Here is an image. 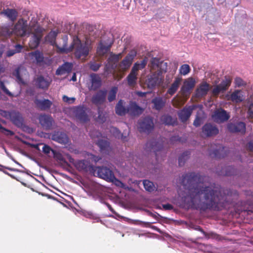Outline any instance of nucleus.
I'll list each match as a JSON object with an SVG mask.
<instances>
[{
  "mask_svg": "<svg viewBox=\"0 0 253 253\" xmlns=\"http://www.w3.org/2000/svg\"><path fill=\"white\" fill-rule=\"evenodd\" d=\"M195 85V81L193 79H189L188 81L185 82L182 89L184 91H189L191 90Z\"/></svg>",
  "mask_w": 253,
  "mask_h": 253,
  "instance_id": "obj_42",
  "label": "nucleus"
},
{
  "mask_svg": "<svg viewBox=\"0 0 253 253\" xmlns=\"http://www.w3.org/2000/svg\"><path fill=\"white\" fill-rule=\"evenodd\" d=\"M146 149L147 151H151L153 150L155 153L156 159L158 160V152H162L163 145L161 143L156 141V140L153 139L148 141L146 144Z\"/></svg>",
  "mask_w": 253,
  "mask_h": 253,
  "instance_id": "obj_13",
  "label": "nucleus"
},
{
  "mask_svg": "<svg viewBox=\"0 0 253 253\" xmlns=\"http://www.w3.org/2000/svg\"><path fill=\"white\" fill-rule=\"evenodd\" d=\"M227 128L232 133H244L246 132V124L242 122H230L227 124Z\"/></svg>",
  "mask_w": 253,
  "mask_h": 253,
  "instance_id": "obj_12",
  "label": "nucleus"
},
{
  "mask_svg": "<svg viewBox=\"0 0 253 253\" xmlns=\"http://www.w3.org/2000/svg\"><path fill=\"white\" fill-rule=\"evenodd\" d=\"M91 26H87L85 31L79 32L78 35L72 39V42L69 47H88L96 45L97 47H111L114 41V37L111 32L101 33Z\"/></svg>",
  "mask_w": 253,
  "mask_h": 253,
  "instance_id": "obj_2",
  "label": "nucleus"
},
{
  "mask_svg": "<svg viewBox=\"0 0 253 253\" xmlns=\"http://www.w3.org/2000/svg\"><path fill=\"white\" fill-rule=\"evenodd\" d=\"M190 71V66L188 64L182 65L179 69V73L183 75H186Z\"/></svg>",
  "mask_w": 253,
  "mask_h": 253,
  "instance_id": "obj_49",
  "label": "nucleus"
},
{
  "mask_svg": "<svg viewBox=\"0 0 253 253\" xmlns=\"http://www.w3.org/2000/svg\"><path fill=\"white\" fill-rule=\"evenodd\" d=\"M180 138L178 136H173L170 137L169 141L171 143H174L177 141H180Z\"/></svg>",
  "mask_w": 253,
  "mask_h": 253,
  "instance_id": "obj_60",
  "label": "nucleus"
},
{
  "mask_svg": "<svg viewBox=\"0 0 253 253\" xmlns=\"http://www.w3.org/2000/svg\"><path fill=\"white\" fill-rule=\"evenodd\" d=\"M74 166L76 169L81 172H89V173L95 175V167L90 164V163L86 160H78L75 164Z\"/></svg>",
  "mask_w": 253,
  "mask_h": 253,
  "instance_id": "obj_6",
  "label": "nucleus"
},
{
  "mask_svg": "<svg viewBox=\"0 0 253 253\" xmlns=\"http://www.w3.org/2000/svg\"><path fill=\"white\" fill-rule=\"evenodd\" d=\"M204 236L205 238L208 239H213L218 241L223 240H228L225 237H222L221 235L217 234L213 232H210L209 233L205 232Z\"/></svg>",
  "mask_w": 253,
  "mask_h": 253,
  "instance_id": "obj_40",
  "label": "nucleus"
},
{
  "mask_svg": "<svg viewBox=\"0 0 253 253\" xmlns=\"http://www.w3.org/2000/svg\"><path fill=\"white\" fill-rule=\"evenodd\" d=\"M152 103L154 105L153 108L160 111L165 106L166 101L161 97H156L152 99Z\"/></svg>",
  "mask_w": 253,
  "mask_h": 253,
  "instance_id": "obj_34",
  "label": "nucleus"
},
{
  "mask_svg": "<svg viewBox=\"0 0 253 253\" xmlns=\"http://www.w3.org/2000/svg\"><path fill=\"white\" fill-rule=\"evenodd\" d=\"M192 110L193 109L189 106L188 108H183V109L178 112L179 118L182 122L184 123L188 120L192 114Z\"/></svg>",
  "mask_w": 253,
  "mask_h": 253,
  "instance_id": "obj_29",
  "label": "nucleus"
},
{
  "mask_svg": "<svg viewBox=\"0 0 253 253\" xmlns=\"http://www.w3.org/2000/svg\"><path fill=\"white\" fill-rule=\"evenodd\" d=\"M231 100L233 102L236 103L241 102L243 101V95L241 94L240 91L235 90L234 91L230 96Z\"/></svg>",
  "mask_w": 253,
  "mask_h": 253,
  "instance_id": "obj_41",
  "label": "nucleus"
},
{
  "mask_svg": "<svg viewBox=\"0 0 253 253\" xmlns=\"http://www.w3.org/2000/svg\"><path fill=\"white\" fill-rule=\"evenodd\" d=\"M86 108L84 106H76L73 108V113L76 119L81 123H86L89 119L86 112Z\"/></svg>",
  "mask_w": 253,
  "mask_h": 253,
  "instance_id": "obj_11",
  "label": "nucleus"
},
{
  "mask_svg": "<svg viewBox=\"0 0 253 253\" xmlns=\"http://www.w3.org/2000/svg\"><path fill=\"white\" fill-rule=\"evenodd\" d=\"M202 132L206 136L211 137L217 135L219 130L215 125L207 123L202 127Z\"/></svg>",
  "mask_w": 253,
  "mask_h": 253,
  "instance_id": "obj_18",
  "label": "nucleus"
},
{
  "mask_svg": "<svg viewBox=\"0 0 253 253\" xmlns=\"http://www.w3.org/2000/svg\"><path fill=\"white\" fill-rule=\"evenodd\" d=\"M208 151L209 155L214 158H222L227 155V148L221 144H211Z\"/></svg>",
  "mask_w": 253,
  "mask_h": 253,
  "instance_id": "obj_5",
  "label": "nucleus"
},
{
  "mask_svg": "<svg viewBox=\"0 0 253 253\" xmlns=\"http://www.w3.org/2000/svg\"><path fill=\"white\" fill-rule=\"evenodd\" d=\"M91 85L89 87V90H96L101 85V80L100 77L96 74L90 75Z\"/></svg>",
  "mask_w": 253,
  "mask_h": 253,
  "instance_id": "obj_30",
  "label": "nucleus"
},
{
  "mask_svg": "<svg viewBox=\"0 0 253 253\" xmlns=\"http://www.w3.org/2000/svg\"><path fill=\"white\" fill-rule=\"evenodd\" d=\"M33 82L37 88L42 90H47L51 83V81L42 75L38 76L34 79Z\"/></svg>",
  "mask_w": 253,
  "mask_h": 253,
  "instance_id": "obj_15",
  "label": "nucleus"
},
{
  "mask_svg": "<svg viewBox=\"0 0 253 253\" xmlns=\"http://www.w3.org/2000/svg\"><path fill=\"white\" fill-rule=\"evenodd\" d=\"M0 130H1V131L3 132H4V131H6L7 132V135H12L14 134L13 131L4 128V127L2 126L0 124Z\"/></svg>",
  "mask_w": 253,
  "mask_h": 253,
  "instance_id": "obj_61",
  "label": "nucleus"
},
{
  "mask_svg": "<svg viewBox=\"0 0 253 253\" xmlns=\"http://www.w3.org/2000/svg\"><path fill=\"white\" fill-rule=\"evenodd\" d=\"M7 36H10L13 33L18 36H25L33 33L30 41L31 44L29 47H38L42 36L44 29L39 26L34 27L28 28L27 21L23 19H19L11 30L6 29Z\"/></svg>",
  "mask_w": 253,
  "mask_h": 253,
  "instance_id": "obj_3",
  "label": "nucleus"
},
{
  "mask_svg": "<svg viewBox=\"0 0 253 253\" xmlns=\"http://www.w3.org/2000/svg\"><path fill=\"white\" fill-rule=\"evenodd\" d=\"M232 82L231 79L225 77V79L212 90V94L213 96L217 97L220 92H224L228 89Z\"/></svg>",
  "mask_w": 253,
  "mask_h": 253,
  "instance_id": "obj_9",
  "label": "nucleus"
},
{
  "mask_svg": "<svg viewBox=\"0 0 253 253\" xmlns=\"http://www.w3.org/2000/svg\"><path fill=\"white\" fill-rule=\"evenodd\" d=\"M96 144L100 148L101 152L107 154L109 153L111 148L108 141L102 139H99L98 140Z\"/></svg>",
  "mask_w": 253,
  "mask_h": 253,
  "instance_id": "obj_36",
  "label": "nucleus"
},
{
  "mask_svg": "<svg viewBox=\"0 0 253 253\" xmlns=\"http://www.w3.org/2000/svg\"><path fill=\"white\" fill-rule=\"evenodd\" d=\"M59 33V31L58 30L50 31L48 34L45 37V43L48 44L51 46H55V47H60L56 43V38Z\"/></svg>",
  "mask_w": 253,
  "mask_h": 253,
  "instance_id": "obj_27",
  "label": "nucleus"
},
{
  "mask_svg": "<svg viewBox=\"0 0 253 253\" xmlns=\"http://www.w3.org/2000/svg\"><path fill=\"white\" fill-rule=\"evenodd\" d=\"M143 112V109L135 102H130L127 107V113L131 116H136Z\"/></svg>",
  "mask_w": 253,
  "mask_h": 253,
  "instance_id": "obj_25",
  "label": "nucleus"
},
{
  "mask_svg": "<svg viewBox=\"0 0 253 253\" xmlns=\"http://www.w3.org/2000/svg\"><path fill=\"white\" fill-rule=\"evenodd\" d=\"M136 64H137V67L138 68H139V70L143 69L146 65V63L145 60L142 61L141 63H140V64H138V63H136Z\"/></svg>",
  "mask_w": 253,
  "mask_h": 253,
  "instance_id": "obj_64",
  "label": "nucleus"
},
{
  "mask_svg": "<svg viewBox=\"0 0 253 253\" xmlns=\"http://www.w3.org/2000/svg\"><path fill=\"white\" fill-rule=\"evenodd\" d=\"M4 14L11 22H14L18 17V11L15 9L7 8L3 10Z\"/></svg>",
  "mask_w": 253,
  "mask_h": 253,
  "instance_id": "obj_32",
  "label": "nucleus"
},
{
  "mask_svg": "<svg viewBox=\"0 0 253 253\" xmlns=\"http://www.w3.org/2000/svg\"><path fill=\"white\" fill-rule=\"evenodd\" d=\"M161 74L154 73L148 79L147 84L149 88L153 89L161 83L162 79L160 77Z\"/></svg>",
  "mask_w": 253,
  "mask_h": 253,
  "instance_id": "obj_20",
  "label": "nucleus"
},
{
  "mask_svg": "<svg viewBox=\"0 0 253 253\" xmlns=\"http://www.w3.org/2000/svg\"><path fill=\"white\" fill-rule=\"evenodd\" d=\"M95 175L109 182L114 178V174L112 170L106 167H95Z\"/></svg>",
  "mask_w": 253,
  "mask_h": 253,
  "instance_id": "obj_7",
  "label": "nucleus"
},
{
  "mask_svg": "<svg viewBox=\"0 0 253 253\" xmlns=\"http://www.w3.org/2000/svg\"><path fill=\"white\" fill-rule=\"evenodd\" d=\"M116 113L119 116H124L127 113V108L123 106V101L120 100L115 107Z\"/></svg>",
  "mask_w": 253,
  "mask_h": 253,
  "instance_id": "obj_38",
  "label": "nucleus"
},
{
  "mask_svg": "<svg viewBox=\"0 0 253 253\" xmlns=\"http://www.w3.org/2000/svg\"><path fill=\"white\" fill-rule=\"evenodd\" d=\"M202 120L200 117H197L193 122V125L196 126H199L202 124Z\"/></svg>",
  "mask_w": 253,
  "mask_h": 253,
  "instance_id": "obj_57",
  "label": "nucleus"
},
{
  "mask_svg": "<svg viewBox=\"0 0 253 253\" xmlns=\"http://www.w3.org/2000/svg\"><path fill=\"white\" fill-rule=\"evenodd\" d=\"M110 48H97V53L98 54H104L106 52H107L109 50V49H110Z\"/></svg>",
  "mask_w": 253,
  "mask_h": 253,
  "instance_id": "obj_63",
  "label": "nucleus"
},
{
  "mask_svg": "<svg viewBox=\"0 0 253 253\" xmlns=\"http://www.w3.org/2000/svg\"><path fill=\"white\" fill-rule=\"evenodd\" d=\"M113 134L118 138H121L123 141H126V137L124 136L121 131L117 128L113 127L112 128Z\"/></svg>",
  "mask_w": 253,
  "mask_h": 253,
  "instance_id": "obj_48",
  "label": "nucleus"
},
{
  "mask_svg": "<svg viewBox=\"0 0 253 253\" xmlns=\"http://www.w3.org/2000/svg\"><path fill=\"white\" fill-rule=\"evenodd\" d=\"M22 48H16L15 50H8L6 53V56L7 57H10L16 53H19L21 51Z\"/></svg>",
  "mask_w": 253,
  "mask_h": 253,
  "instance_id": "obj_55",
  "label": "nucleus"
},
{
  "mask_svg": "<svg viewBox=\"0 0 253 253\" xmlns=\"http://www.w3.org/2000/svg\"><path fill=\"white\" fill-rule=\"evenodd\" d=\"M107 91L106 89L99 90L91 98V102L96 106L103 104L106 101Z\"/></svg>",
  "mask_w": 253,
  "mask_h": 253,
  "instance_id": "obj_14",
  "label": "nucleus"
},
{
  "mask_svg": "<svg viewBox=\"0 0 253 253\" xmlns=\"http://www.w3.org/2000/svg\"><path fill=\"white\" fill-rule=\"evenodd\" d=\"M98 116L97 119V121L102 123L105 122L106 121V118L102 111H101L100 107H98Z\"/></svg>",
  "mask_w": 253,
  "mask_h": 253,
  "instance_id": "obj_50",
  "label": "nucleus"
},
{
  "mask_svg": "<svg viewBox=\"0 0 253 253\" xmlns=\"http://www.w3.org/2000/svg\"><path fill=\"white\" fill-rule=\"evenodd\" d=\"M235 82L238 86H241L244 85V81L240 78H236L235 80Z\"/></svg>",
  "mask_w": 253,
  "mask_h": 253,
  "instance_id": "obj_58",
  "label": "nucleus"
},
{
  "mask_svg": "<svg viewBox=\"0 0 253 253\" xmlns=\"http://www.w3.org/2000/svg\"><path fill=\"white\" fill-rule=\"evenodd\" d=\"M212 117L217 123H223L230 118L229 115L223 109L216 111Z\"/></svg>",
  "mask_w": 253,
  "mask_h": 253,
  "instance_id": "obj_24",
  "label": "nucleus"
},
{
  "mask_svg": "<svg viewBox=\"0 0 253 253\" xmlns=\"http://www.w3.org/2000/svg\"><path fill=\"white\" fill-rule=\"evenodd\" d=\"M109 182H113L117 186L123 188L125 186V184L120 180L117 179L114 176V178H112V181Z\"/></svg>",
  "mask_w": 253,
  "mask_h": 253,
  "instance_id": "obj_53",
  "label": "nucleus"
},
{
  "mask_svg": "<svg viewBox=\"0 0 253 253\" xmlns=\"http://www.w3.org/2000/svg\"><path fill=\"white\" fill-rule=\"evenodd\" d=\"M210 85L207 82L202 83L196 90L195 94L197 97L206 96L210 90Z\"/></svg>",
  "mask_w": 253,
  "mask_h": 253,
  "instance_id": "obj_28",
  "label": "nucleus"
},
{
  "mask_svg": "<svg viewBox=\"0 0 253 253\" xmlns=\"http://www.w3.org/2000/svg\"><path fill=\"white\" fill-rule=\"evenodd\" d=\"M138 70L139 68L137 67V64H135L126 78L127 84L129 86L133 87L136 84L137 71Z\"/></svg>",
  "mask_w": 253,
  "mask_h": 253,
  "instance_id": "obj_22",
  "label": "nucleus"
},
{
  "mask_svg": "<svg viewBox=\"0 0 253 253\" xmlns=\"http://www.w3.org/2000/svg\"><path fill=\"white\" fill-rule=\"evenodd\" d=\"M34 102L36 107L41 111H45L50 109L52 105V102L47 99L41 100L36 98Z\"/></svg>",
  "mask_w": 253,
  "mask_h": 253,
  "instance_id": "obj_23",
  "label": "nucleus"
},
{
  "mask_svg": "<svg viewBox=\"0 0 253 253\" xmlns=\"http://www.w3.org/2000/svg\"><path fill=\"white\" fill-rule=\"evenodd\" d=\"M101 64L95 62L91 63L90 64V69L93 71H97L101 67Z\"/></svg>",
  "mask_w": 253,
  "mask_h": 253,
  "instance_id": "obj_54",
  "label": "nucleus"
},
{
  "mask_svg": "<svg viewBox=\"0 0 253 253\" xmlns=\"http://www.w3.org/2000/svg\"><path fill=\"white\" fill-rule=\"evenodd\" d=\"M72 63L68 62H65L58 68L56 71V74L57 75H62L66 73H69L72 71Z\"/></svg>",
  "mask_w": 253,
  "mask_h": 253,
  "instance_id": "obj_31",
  "label": "nucleus"
},
{
  "mask_svg": "<svg viewBox=\"0 0 253 253\" xmlns=\"http://www.w3.org/2000/svg\"><path fill=\"white\" fill-rule=\"evenodd\" d=\"M52 140L59 143L66 144L68 143L69 138L66 133L60 131H55L51 135Z\"/></svg>",
  "mask_w": 253,
  "mask_h": 253,
  "instance_id": "obj_26",
  "label": "nucleus"
},
{
  "mask_svg": "<svg viewBox=\"0 0 253 253\" xmlns=\"http://www.w3.org/2000/svg\"><path fill=\"white\" fill-rule=\"evenodd\" d=\"M62 41L63 42V44L61 47H67L68 36L67 35H65L63 36Z\"/></svg>",
  "mask_w": 253,
  "mask_h": 253,
  "instance_id": "obj_62",
  "label": "nucleus"
},
{
  "mask_svg": "<svg viewBox=\"0 0 253 253\" xmlns=\"http://www.w3.org/2000/svg\"><path fill=\"white\" fill-rule=\"evenodd\" d=\"M203 180L201 175L195 172L186 173L179 179L187 191L183 200L188 207L202 211H219L229 208L233 200L237 199L236 190L213 185L203 186Z\"/></svg>",
  "mask_w": 253,
  "mask_h": 253,
  "instance_id": "obj_1",
  "label": "nucleus"
},
{
  "mask_svg": "<svg viewBox=\"0 0 253 253\" xmlns=\"http://www.w3.org/2000/svg\"><path fill=\"white\" fill-rule=\"evenodd\" d=\"M22 69L20 67L17 68L13 73V75L16 78L17 81L19 84H25V82L20 75V72Z\"/></svg>",
  "mask_w": 253,
  "mask_h": 253,
  "instance_id": "obj_46",
  "label": "nucleus"
},
{
  "mask_svg": "<svg viewBox=\"0 0 253 253\" xmlns=\"http://www.w3.org/2000/svg\"><path fill=\"white\" fill-rule=\"evenodd\" d=\"M163 124L166 125L174 126L177 124L176 118H173L169 115H164L162 116L161 119Z\"/></svg>",
  "mask_w": 253,
  "mask_h": 253,
  "instance_id": "obj_37",
  "label": "nucleus"
},
{
  "mask_svg": "<svg viewBox=\"0 0 253 253\" xmlns=\"http://www.w3.org/2000/svg\"><path fill=\"white\" fill-rule=\"evenodd\" d=\"M10 120L16 126L22 127L23 125L24 119L21 113L15 111H11L7 112Z\"/></svg>",
  "mask_w": 253,
  "mask_h": 253,
  "instance_id": "obj_16",
  "label": "nucleus"
},
{
  "mask_svg": "<svg viewBox=\"0 0 253 253\" xmlns=\"http://www.w3.org/2000/svg\"><path fill=\"white\" fill-rule=\"evenodd\" d=\"M190 152L186 151L183 152L178 158L179 166L181 167L184 165L185 161L189 158Z\"/></svg>",
  "mask_w": 253,
  "mask_h": 253,
  "instance_id": "obj_44",
  "label": "nucleus"
},
{
  "mask_svg": "<svg viewBox=\"0 0 253 253\" xmlns=\"http://www.w3.org/2000/svg\"><path fill=\"white\" fill-rule=\"evenodd\" d=\"M28 56L33 60V62H36L37 64L43 61V54L38 50L29 53Z\"/></svg>",
  "mask_w": 253,
  "mask_h": 253,
  "instance_id": "obj_35",
  "label": "nucleus"
},
{
  "mask_svg": "<svg viewBox=\"0 0 253 253\" xmlns=\"http://www.w3.org/2000/svg\"><path fill=\"white\" fill-rule=\"evenodd\" d=\"M122 58V54L119 53L117 54H114L113 52L110 53V56L107 59V63L105 67L107 69H111L115 71L117 66V64L120 59Z\"/></svg>",
  "mask_w": 253,
  "mask_h": 253,
  "instance_id": "obj_17",
  "label": "nucleus"
},
{
  "mask_svg": "<svg viewBox=\"0 0 253 253\" xmlns=\"http://www.w3.org/2000/svg\"><path fill=\"white\" fill-rule=\"evenodd\" d=\"M224 171L223 174L226 176H231L237 174V170L232 166H228L222 169Z\"/></svg>",
  "mask_w": 253,
  "mask_h": 253,
  "instance_id": "obj_45",
  "label": "nucleus"
},
{
  "mask_svg": "<svg viewBox=\"0 0 253 253\" xmlns=\"http://www.w3.org/2000/svg\"><path fill=\"white\" fill-rule=\"evenodd\" d=\"M76 50L74 52L75 57L77 59L81 58H85L88 54V48H76Z\"/></svg>",
  "mask_w": 253,
  "mask_h": 253,
  "instance_id": "obj_39",
  "label": "nucleus"
},
{
  "mask_svg": "<svg viewBox=\"0 0 253 253\" xmlns=\"http://www.w3.org/2000/svg\"><path fill=\"white\" fill-rule=\"evenodd\" d=\"M0 88L3 91V92L6 95L10 97L13 96V94L6 87L4 83L2 81H0Z\"/></svg>",
  "mask_w": 253,
  "mask_h": 253,
  "instance_id": "obj_51",
  "label": "nucleus"
},
{
  "mask_svg": "<svg viewBox=\"0 0 253 253\" xmlns=\"http://www.w3.org/2000/svg\"><path fill=\"white\" fill-rule=\"evenodd\" d=\"M133 60V56L127 54L125 58L117 64V66L114 72L115 79L119 81L125 76V73L129 69Z\"/></svg>",
  "mask_w": 253,
  "mask_h": 253,
  "instance_id": "obj_4",
  "label": "nucleus"
},
{
  "mask_svg": "<svg viewBox=\"0 0 253 253\" xmlns=\"http://www.w3.org/2000/svg\"><path fill=\"white\" fill-rule=\"evenodd\" d=\"M181 80V78H176L174 82L171 84L169 88L167 90V93L170 95H173L177 90L180 84Z\"/></svg>",
  "mask_w": 253,
  "mask_h": 253,
  "instance_id": "obj_33",
  "label": "nucleus"
},
{
  "mask_svg": "<svg viewBox=\"0 0 253 253\" xmlns=\"http://www.w3.org/2000/svg\"><path fill=\"white\" fill-rule=\"evenodd\" d=\"M51 150V148L47 145H44L42 147V151L45 154H49Z\"/></svg>",
  "mask_w": 253,
  "mask_h": 253,
  "instance_id": "obj_59",
  "label": "nucleus"
},
{
  "mask_svg": "<svg viewBox=\"0 0 253 253\" xmlns=\"http://www.w3.org/2000/svg\"><path fill=\"white\" fill-rule=\"evenodd\" d=\"M138 125V129L141 132L149 133L153 129L154 126L153 119L149 116L140 120Z\"/></svg>",
  "mask_w": 253,
  "mask_h": 253,
  "instance_id": "obj_8",
  "label": "nucleus"
},
{
  "mask_svg": "<svg viewBox=\"0 0 253 253\" xmlns=\"http://www.w3.org/2000/svg\"><path fill=\"white\" fill-rule=\"evenodd\" d=\"M249 199L250 201H248L247 202H239L238 203L236 204V206H235V209L236 212L238 213L239 214H240L242 213H244L245 214L247 213V214H250L251 213H253V212H248L246 211H241L238 210V209H241L243 208L244 207H245L246 209L248 207L250 208L249 205H253V192L251 193V195L250 196V195H249Z\"/></svg>",
  "mask_w": 253,
  "mask_h": 253,
  "instance_id": "obj_19",
  "label": "nucleus"
},
{
  "mask_svg": "<svg viewBox=\"0 0 253 253\" xmlns=\"http://www.w3.org/2000/svg\"><path fill=\"white\" fill-rule=\"evenodd\" d=\"M150 69L152 72L162 74L166 72L167 63L160 61L159 58H153L150 61Z\"/></svg>",
  "mask_w": 253,
  "mask_h": 253,
  "instance_id": "obj_10",
  "label": "nucleus"
},
{
  "mask_svg": "<svg viewBox=\"0 0 253 253\" xmlns=\"http://www.w3.org/2000/svg\"><path fill=\"white\" fill-rule=\"evenodd\" d=\"M63 100L68 103H73L75 101V98L74 97L70 98L66 95H64L63 96Z\"/></svg>",
  "mask_w": 253,
  "mask_h": 253,
  "instance_id": "obj_56",
  "label": "nucleus"
},
{
  "mask_svg": "<svg viewBox=\"0 0 253 253\" xmlns=\"http://www.w3.org/2000/svg\"><path fill=\"white\" fill-rule=\"evenodd\" d=\"M143 183L146 190L149 192H152L155 190V187L152 182L148 180H144Z\"/></svg>",
  "mask_w": 253,
  "mask_h": 253,
  "instance_id": "obj_47",
  "label": "nucleus"
},
{
  "mask_svg": "<svg viewBox=\"0 0 253 253\" xmlns=\"http://www.w3.org/2000/svg\"><path fill=\"white\" fill-rule=\"evenodd\" d=\"M118 90V89L117 86H113L111 88L107 97L108 100L109 102H111L116 99Z\"/></svg>",
  "mask_w": 253,
  "mask_h": 253,
  "instance_id": "obj_43",
  "label": "nucleus"
},
{
  "mask_svg": "<svg viewBox=\"0 0 253 253\" xmlns=\"http://www.w3.org/2000/svg\"><path fill=\"white\" fill-rule=\"evenodd\" d=\"M248 117L249 119H253V103H249L247 111Z\"/></svg>",
  "mask_w": 253,
  "mask_h": 253,
  "instance_id": "obj_52",
  "label": "nucleus"
},
{
  "mask_svg": "<svg viewBox=\"0 0 253 253\" xmlns=\"http://www.w3.org/2000/svg\"><path fill=\"white\" fill-rule=\"evenodd\" d=\"M39 120L44 129L48 130L52 128L53 120L50 116L45 114L41 115L39 117Z\"/></svg>",
  "mask_w": 253,
  "mask_h": 253,
  "instance_id": "obj_21",
  "label": "nucleus"
}]
</instances>
